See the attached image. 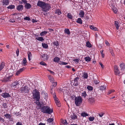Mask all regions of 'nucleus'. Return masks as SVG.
I'll return each instance as SVG.
<instances>
[{
    "label": "nucleus",
    "instance_id": "49",
    "mask_svg": "<svg viewBox=\"0 0 125 125\" xmlns=\"http://www.w3.org/2000/svg\"><path fill=\"white\" fill-rule=\"evenodd\" d=\"M42 57L45 60H47L48 59V57L47 54H44L42 56Z\"/></svg>",
    "mask_w": 125,
    "mask_h": 125
},
{
    "label": "nucleus",
    "instance_id": "30",
    "mask_svg": "<svg viewBox=\"0 0 125 125\" xmlns=\"http://www.w3.org/2000/svg\"><path fill=\"white\" fill-rule=\"evenodd\" d=\"M84 59L86 61L88 62L90 61L91 60V58L89 56L86 57L84 58Z\"/></svg>",
    "mask_w": 125,
    "mask_h": 125
},
{
    "label": "nucleus",
    "instance_id": "56",
    "mask_svg": "<svg viewBox=\"0 0 125 125\" xmlns=\"http://www.w3.org/2000/svg\"><path fill=\"white\" fill-rule=\"evenodd\" d=\"M114 12L115 13H116L118 12L117 10L115 8H114L113 9Z\"/></svg>",
    "mask_w": 125,
    "mask_h": 125
},
{
    "label": "nucleus",
    "instance_id": "40",
    "mask_svg": "<svg viewBox=\"0 0 125 125\" xmlns=\"http://www.w3.org/2000/svg\"><path fill=\"white\" fill-rule=\"evenodd\" d=\"M115 91L114 90H111L108 91L107 94L108 95L114 92Z\"/></svg>",
    "mask_w": 125,
    "mask_h": 125
},
{
    "label": "nucleus",
    "instance_id": "23",
    "mask_svg": "<svg viewBox=\"0 0 125 125\" xmlns=\"http://www.w3.org/2000/svg\"><path fill=\"white\" fill-rule=\"evenodd\" d=\"M114 24L115 26L116 27V29L117 30L118 29L119 27V24L118 22L117 21H115Z\"/></svg>",
    "mask_w": 125,
    "mask_h": 125
},
{
    "label": "nucleus",
    "instance_id": "38",
    "mask_svg": "<svg viewBox=\"0 0 125 125\" xmlns=\"http://www.w3.org/2000/svg\"><path fill=\"white\" fill-rule=\"evenodd\" d=\"M67 16L68 18L70 19H72L73 18L72 16L71 15V13H68Z\"/></svg>",
    "mask_w": 125,
    "mask_h": 125
},
{
    "label": "nucleus",
    "instance_id": "60",
    "mask_svg": "<svg viewBox=\"0 0 125 125\" xmlns=\"http://www.w3.org/2000/svg\"><path fill=\"white\" fill-rule=\"evenodd\" d=\"M5 120L4 119L2 118L1 117H0V121L2 123L3 122H4Z\"/></svg>",
    "mask_w": 125,
    "mask_h": 125
},
{
    "label": "nucleus",
    "instance_id": "15",
    "mask_svg": "<svg viewBox=\"0 0 125 125\" xmlns=\"http://www.w3.org/2000/svg\"><path fill=\"white\" fill-rule=\"evenodd\" d=\"M47 121L50 125H51V124H52L53 121V119L52 118H50L47 119Z\"/></svg>",
    "mask_w": 125,
    "mask_h": 125
},
{
    "label": "nucleus",
    "instance_id": "6",
    "mask_svg": "<svg viewBox=\"0 0 125 125\" xmlns=\"http://www.w3.org/2000/svg\"><path fill=\"white\" fill-rule=\"evenodd\" d=\"M21 92L22 93H26L29 92V88L28 86L26 85L24 87H22L20 89Z\"/></svg>",
    "mask_w": 125,
    "mask_h": 125
},
{
    "label": "nucleus",
    "instance_id": "13",
    "mask_svg": "<svg viewBox=\"0 0 125 125\" xmlns=\"http://www.w3.org/2000/svg\"><path fill=\"white\" fill-rule=\"evenodd\" d=\"M9 3V1L8 0H3L2 1V4L3 5H8Z\"/></svg>",
    "mask_w": 125,
    "mask_h": 125
},
{
    "label": "nucleus",
    "instance_id": "32",
    "mask_svg": "<svg viewBox=\"0 0 125 125\" xmlns=\"http://www.w3.org/2000/svg\"><path fill=\"white\" fill-rule=\"evenodd\" d=\"M27 61L25 58H24L22 62V64L24 66H25L26 65V63Z\"/></svg>",
    "mask_w": 125,
    "mask_h": 125
},
{
    "label": "nucleus",
    "instance_id": "58",
    "mask_svg": "<svg viewBox=\"0 0 125 125\" xmlns=\"http://www.w3.org/2000/svg\"><path fill=\"white\" fill-rule=\"evenodd\" d=\"M19 49H17V50L16 51V53L17 54V56H19Z\"/></svg>",
    "mask_w": 125,
    "mask_h": 125
},
{
    "label": "nucleus",
    "instance_id": "11",
    "mask_svg": "<svg viewBox=\"0 0 125 125\" xmlns=\"http://www.w3.org/2000/svg\"><path fill=\"white\" fill-rule=\"evenodd\" d=\"M70 117L71 119L75 120L77 118V116L75 114L73 113L71 115Z\"/></svg>",
    "mask_w": 125,
    "mask_h": 125
},
{
    "label": "nucleus",
    "instance_id": "31",
    "mask_svg": "<svg viewBox=\"0 0 125 125\" xmlns=\"http://www.w3.org/2000/svg\"><path fill=\"white\" fill-rule=\"evenodd\" d=\"M52 85L51 86V88L52 87V88H54V87L56 86L57 85V82H52Z\"/></svg>",
    "mask_w": 125,
    "mask_h": 125
},
{
    "label": "nucleus",
    "instance_id": "59",
    "mask_svg": "<svg viewBox=\"0 0 125 125\" xmlns=\"http://www.w3.org/2000/svg\"><path fill=\"white\" fill-rule=\"evenodd\" d=\"M62 123L64 125L67 124V122L65 120L62 121Z\"/></svg>",
    "mask_w": 125,
    "mask_h": 125
},
{
    "label": "nucleus",
    "instance_id": "2",
    "mask_svg": "<svg viewBox=\"0 0 125 125\" xmlns=\"http://www.w3.org/2000/svg\"><path fill=\"white\" fill-rule=\"evenodd\" d=\"M39 108L41 109V112L43 113L50 114L53 112V109L50 108V107L47 106H44L41 108Z\"/></svg>",
    "mask_w": 125,
    "mask_h": 125
},
{
    "label": "nucleus",
    "instance_id": "39",
    "mask_svg": "<svg viewBox=\"0 0 125 125\" xmlns=\"http://www.w3.org/2000/svg\"><path fill=\"white\" fill-rule=\"evenodd\" d=\"M42 46L44 48H47L48 46V45L45 43H42Z\"/></svg>",
    "mask_w": 125,
    "mask_h": 125
},
{
    "label": "nucleus",
    "instance_id": "7",
    "mask_svg": "<svg viewBox=\"0 0 125 125\" xmlns=\"http://www.w3.org/2000/svg\"><path fill=\"white\" fill-rule=\"evenodd\" d=\"M114 72L115 74L116 75H118L120 73V71L118 69V67L117 65H115L114 66Z\"/></svg>",
    "mask_w": 125,
    "mask_h": 125
},
{
    "label": "nucleus",
    "instance_id": "12",
    "mask_svg": "<svg viewBox=\"0 0 125 125\" xmlns=\"http://www.w3.org/2000/svg\"><path fill=\"white\" fill-rule=\"evenodd\" d=\"M56 104L57 106L58 107H60L61 106V104L59 102V101L57 98H56L54 99Z\"/></svg>",
    "mask_w": 125,
    "mask_h": 125
},
{
    "label": "nucleus",
    "instance_id": "64",
    "mask_svg": "<svg viewBox=\"0 0 125 125\" xmlns=\"http://www.w3.org/2000/svg\"><path fill=\"white\" fill-rule=\"evenodd\" d=\"M16 125H22V124L21 122H18L16 123Z\"/></svg>",
    "mask_w": 125,
    "mask_h": 125
},
{
    "label": "nucleus",
    "instance_id": "42",
    "mask_svg": "<svg viewBox=\"0 0 125 125\" xmlns=\"http://www.w3.org/2000/svg\"><path fill=\"white\" fill-rule=\"evenodd\" d=\"M87 88L89 91H92L93 90V87L90 86H88L87 87Z\"/></svg>",
    "mask_w": 125,
    "mask_h": 125
},
{
    "label": "nucleus",
    "instance_id": "27",
    "mask_svg": "<svg viewBox=\"0 0 125 125\" xmlns=\"http://www.w3.org/2000/svg\"><path fill=\"white\" fill-rule=\"evenodd\" d=\"M60 58L57 57H55L53 59V61L55 62H58L60 60Z\"/></svg>",
    "mask_w": 125,
    "mask_h": 125
},
{
    "label": "nucleus",
    "instance_id": "52",
    "mask_svg": "<svg viewBox=\"0 0 125 125\" xmlns=\"http://www.w3.org/2000/svg\"><path fill=\"white\" fill-rule=\"evenodd\" d=\"M40 64L42 65L46 66V64L44 62L42 61L40 62Z\"/></svg>",
    "mask_w": 125,
    "mask_h": 125
},
{
    "label": "nucleus",
    "instance_id": "8",
    "mask_svg": "<svg viewBox=\"0 0 125 125\" xmlns=\"http://www.w3.org/2000/svg\"><path fill=\"white\" fill-rule=\"evenodd\" d=\"M10 77L9 76L7 77V76L4 77L3 80H2L3 82L6 83L10 81Z\"/></svg>",
    "mask_w": 125,
    "mask_h": 125
},
{
    "label": "nucleus",
    "instance_id": "1",
    "mask_svg": "<svg viewBox=\"0 0 125 125\" xmlns=\"http://www.w3.org/2000/svg\"><path fill=\"white\" fill-rule=\"evenodd\" d=\"M37 5L41 7L43 12H47L51 8V6L49 3H46L40 0L38 1Z\"/></svg>",
    "mask_w": 125,
    "mask_h": 125
},
{
    "label": "nucleus",
    "instance_id": "45",
    "mask_svg": "<svg viewBox=\"0 0 125 125\" xmlns=\"http://www.w3.org/2000/svg\"><path fill=\"white\" fill-rule=\"evenodd\" d=\"M105 87L104 86H101L100 87V89H99L101 90V91L102 92V90H105Z\"/></svg>",
    "mask_w": 125,
    "mask_h": 125
},
{
    "label": "nucleus",
    "instance_id": "17",
    "mask_svg": "<svg viewBox=\"0 0 125 125\" xmlns=\"http://www.w3.org/2000/svg\"><path fill=\"white\" fill-rule=\"evenodd\" d=\"M84 11L83 10H81L79 14L80 17L82 18L84 17Z\"/></svg>",
    "mask_w": 125,
    "mask_h": 125
},
{
    "label": "nucleus",
    "instance_id": "26",
    "mask_svg": "<svg viewBox=\"0 0 125 125\" xmlns=\"http://www.w3.org/2000/svg\"><path fill=\"white\" fill-rule=\"evenodd\" d=\"M81 95L83 98H85L87 95L86 92L85 91H83L81 93Z\"/></svg>",
    "mask_w": 125,
    "mask_h": 125
},
{
    "label": "nucleus",
    "instance_id": "18",
    "mask_svg": "<svg viewBox=\"0 0 125 125\" xmlns=\"http://www.w3.org/2000/svg\"><path fill=\"white\" fill-rule=\"evenodd\" d=\"M88 102L91 104H93L95 102L94 98L93 97H91L88 99Z\"/></svg>",
    "mask_w": 125,
    "mask_h": 125
},
{
    "label": "nucleus",
    "instance_id": "35",
    "mask_svg": "<svg viewBox=\"0 0 125 125\" xmlns=\"http://www.w3.org/2000/svg\"><path fill=\"white\" fill-rule=\"evenodd\" d=\"M4 115L5 116V117L7 118L10 119L11 117V115L10 114H6Z\"/></svg>",
    "mask_w": 125,
    "mask_h": 125
},
{
    "label": "nucleus",
    "instance_id": "34",
    "mask_svg": "<svg viewBox=\"0 0 125 125\" xmlns=\"http://www.w3.org/2000/svg\"><path fill=\"white\" fill-rule=\"evenodd\" d=\"M83 76L84 78L87 79L88 77V73H84Z\"/></svg>",
    "mask_w": 125,
    "mask_h": 125
},
{
    "label": "nucleus",
    "instance_id": "57",
    "mask_svg": "<svg viewBox=\"0 0 125 125\" xmlns=\"http://www.w3.org/2000/svg\"><path fill=\"white\" fill-rule=\"evenodd\" d=\"M13 18V19H10V22H13L15 21V19L14 18Z\"/></svg>",
    "mask_w": 125,
    "mask_h": 125
},
{
    "label": "nucleus",
    "instance_id": "48",
    "mask_svg": "<svg viewBox=\"0 0 125 125\" xmlns=\"http://www.w3.org/2000/svg\"><path fill=\"white\" fill-rule=\"evenodd\" d=\"M53 43V45L56 46H57L59 45L58 42L57 41L54 42Z\"/></svg>",
    "mask_w": 125,
    "mask_h": 125
},
{
    "label": "nucleus",
    "instance_id": "53",
    "mask_svg": "<svg viewBox=\"0 0 125 125\" xmlns=\"http://www.w3.org/2000/svg\"><path fill=\"white\" fill-rule=\"evenodd\" d=\"M104 114V113L103 112H101L100 113H99L98 115L100 117H102L103 115Z\"/></svg>",
    "mask_w": 125,
    "mask_h": 125
},
{
    "label": "nucleus",
    "instance_id": "41",
    "mask_svg": "<svg viewBox=\"0 0 125 125\" xmlns=\"http://www.w3.org/2000/svg\"><path fill=\"white\" fill-rule=\"evenodd\" d=\"M81 61V60L79 58L73 59V61L75 62V63H78L80 61Z\"/></svg>",
    "mask_w": 125,
    "mask_h": 125
},
{
    "label": "nucleus",
    "instance_id": "5",
    "mask_svg": "<svg viewBox=\"0 0 125 125\" xmlns=\"http://www.w3.org/2000/svg\"><path fill=\"white\" fill-rule=\"evenodd\" d=\"M82 102V98L81 96L76 97L75 98V104L77 106H79Z\"/></svg>",
    "mask_w": 125,
    "mask_h": 125
},
{
    "label": "nucleus",
    "instance_id": "51",
    "mask_svg": "<svg viewBox=\"0 0 125 125\" xmlns=\"http://www.w3.org/2000/svg\"><path fill=\"white\" fill-rule=\"evenodd\" d=\"M36 104H37V105H38L39 106H40V108H41V104L39 102V101H37V100L36 101Z\"/></svg>",
    "mask_w": 125,
    "mask_h": 125
},
{
    "label": "nucleus",
    "instance_id": "62",
    "mask_svg": "<svg viewBox=\"0 0 125 125\" xmlns=\"http://www.w3.org/2000/svg\"><path fill=\"white\" fill-rule=\"evenodd\" d=\"M94 83L96 85L98 84L99 82L98 81L96 80H95L94 81Z\"/></svg>",
    "mask_w": 125,
    "mask_h": 125
},
{
    "label": "nucleus",
    "instance_id": "33",
    "mask_svg": "<svg viewBox=\"0 0 125 125\" xmlns=\"http://www.w3.org/2000/svg\"><path fill=\"white\" fill-rule=\"evenodd\" d=\"M15 7V6L14 5H9L7 7V8L8 9H14Z\"/></svg>",
    "mask_w": 125,
    "mask_h": 125
},
{
    "label": "nucleus",
    "instance_id": "14",
    "mask_svg": "<svg viewBox=\"0 0 125 125\" xmlns=\"http://www.w3.org/2000/svg\"><path fill=\"white\" fill-rule=\"evenodd\" d=\"M120 66L121 71L124 70L125 69V64L123 63L120 64Z\"/></svg>",
    "mask_w": 125,
    "mask_h": 125
},
{
    "label": "nucleus",
    "instance_id": "25",
    "mask_svg": "<svg viewBox=\"0 0 125 125\" xmlns=\"http://www.w3.org/2000/svg\"><path fill=\"white\" fill-rule=\"evenodd\" d=\"M55 13L56 14H57L58 15H60L62 14V12L59 9H56Z\"/></svg>",
    "mask_w": 125,
    "mask_h": 125
},
{
    "label": "nucleus",
    "instance_id": "44",
    "mask_svg": "<svg viewBox=\"0 0 125 125\" xmlns=\"http://www.w3.org/2000/svg\"><path fill=\"white\" fill-rule=\"evenodd\" d=\"M102 92L101 91V90L99 89L97 91H96V93L98 95L101 94V93Z\"/></svg>",
    "mask_w": 125,
    "mask_h": 125
},
{
    "label": "nucleus",
    "instance_id": "22",
    "mask_svg": "<svg viewBox=\"0 0 125 125\" xmlns=\"http://www.w3.org/2000/svg\"><path fill=\"white\" fill-rule=\"evenodd\" d=\"M28 55L29 60V61L31 60V58L32 57V55L31 52L29 51L27 53Z\"/></svg>",
    "mask_w": 125,
    "mask_h": 125
},
{
    "label": "nucleus",
    "instance_id": "29",
    "mask_svg": "<svg viewBox=\"0 0 125 125\" xmlns=\"http://www.w3.org/2000/svg\"><path fill=\"white\" fill-rule=\"evenodd\" d=\"M76 22L80 24H82V22L81 19L80 18H78L76 21Z\"/></svg>",
    "mask_w": 125,
    "mask_h": 125
},
{
    "label": "nucleus",
    "instance_id": "16",
    "mask_svg": "<svg viewBox=\"0 0 125 125\" xmlns=\"http://www.w3.org/2000/svg\"><path fill=\"white\" fill-rule=\"evenodd\" d=\"M23 6L22 5H19L18 6L17 8V9L18 11H21L23 9Z\"/></svg>",
    "mask_w": 125,
    "mask_h": 125
},
{
    "label": "nucleus",
    "instance_id": "28",
    "mask_svg": "<svg viewBox=\"0 0 125 125\" xmlns=\"http://www.w3.org/2000/svg\"><path fill=\"white\" fill-rule=\"evenodd\" d=\"M86 47L89 48H90L92 47V45L89 41L86 42Z\"/></svg>",
    "mask_w": 125,
    "mask_h": 125
},
{
    "label": "nucleus",
    "instance_id": "36",
    "mask_svg": "<svg viewBox=\"0 0 125 125\" xmlns=\"http://www.w3.org/2000/svg\"><path fill=\"white\" fill-rule=\"evenodd\" d=\"M81 115L83 117L88 116L89 115L88 114L86 113L85 112H82L81 114Z\"/></svg>",
    "mask_w": 125,
    "mask_h": 125
},
{
    "label": "nucleus",
    "instance_id": "61",
    "mask_svg": "<svg viewBox=\"0 0 125 125\" xmlns=\"http://www.w3.org/2000/svg\"><path fill=\"white\" fill-rule=\"evenodd\" d=\"M103 50H102L100 51V52L101 53V56L103 58H104V54L103 53Z\"/></svg>",
    "mask_w": 125,
    "mask_h": 125
},
{
    "label": "nucleus",
    "instance_id": "50",
    "mask_svg": "<svg viewBox=\"0 0 125 125\" xmlns=\"http://www.w3.org/2000/svg\"><path fill=\"white\" fill-rule=\"evenodd\" d=\"M47 32H42L40 33V35L41 36H42L44 34L47 33Z\"/></svg>",
    "mask_w": 125,
    "mask_h": 125
},
{
    "label": "nucleus",
    "instance_id": "4",
    "mask_svg": "<svg viewBox=\"0 0 125 125\" xmlns=\"http://www.w3.org/2000/svg\"><path fill=\"white\" fill-rule=\"evenodd\" d=\"M32 94L34 98L36 99L37 101H39L40 98V93L38 90L35 89L33 90Z\"/></svg>",
    "mask_w": 125,
    "mask_h": 125
},
{
    "label": "nucleus",
    "instance_id": "63",
    "mask_svg": "<svg viewBox=\"0 0 125 125\" xmlns=\"http://www.w3.org/2000/svg\"><path fill=\"white\" fill-rule=\"evenodd\" d=\"M21 73V72L19 70L16 73V75H18Z\"/></svg>",
    "mask_w": 125,
    "mask_h": 125
},
{
    "label": "nucleus",
    "instance_id": "3",
    "mask_svg": "<svg viewBox=\"0 0 125 125\" xmlns=\"http://www.w3.org/2000/svg\"><path fill=\"white\" fill-rule=\"evenodd\" d=\"M22 82L20 81H14L11 85V87L15 90L18 89L19 85L22 84Z\"/></svg>",
    "mask_w": 125,
    "mask_h": 125
},
{
    "label": "nucleus",
    "instance_id": "46",
    "mask_svg": "<svg viewBox=\"0 0 125 125\" xmlns=\"http://www.w3.org/2000/svg\"><path fill=\"white\" fill-rule=\"evenodd\" d=\"M59 64L61 65H66L68 64V63L62 62H60Z\"/></svg>",
    "mask_w": 125,
    "mask_h": 125
},
{
    "label": "nucleus",
    "instance_id": "47",
    "mask_svg": "<svg viewBox=\"0 0 125 125\" xmlns=\"http://www.w3.org/2000/svg\"><path fill=\"white\" fill-rule=\"evenodd\" d=\"M94 117H90L89 118V119L90 121H93L94 119Z\"/></svg>",
    "mask_w": 125,
    "mask_h": 125
},
{
    "label": "nucleus",
    "instance_id": "37",
    "mask_svg": "<svg viewBox=\"0 0 125 125\" xmlns=\"http://www.w3.org/2000/svg\"><path fill=\"white\" fill-rule=\"evenodd\" d=\"M36 39L39 41H42L44 40L43 37H36Z\"/></svg>",
    "mask_w": 125,
    "mask_h": 125
},
{
    "label": "nucleus",
    "instance_id": "20",
    "mask_svg": "<svg viewBox=\"0 0 125 125\" xmlns=\"http://www.w3.org/2000/svg\"><path fill=\"white\" fill-rule=\"evenodd\" d=\"M89 27L93 31H99L97 28L96 27H94V26L90 25Z\"/></svg>",
    "mask_w": 125,
    "mask_h": 125
},
{
    "label": "nucleus",
    "instance_id": "54",
    "mask_svg": "<svg viewBox=\"0 0 125 125\" xmlns=\"http://www.w3.org/2000/svg\"><path fill=\"white\" fill-rule=\"evenodd\" d=\"M7 104L6 103H4L3 104H2V106L3 107H4V108H6L7 107Z\"/></svg>",
    "mask_w": 125,
    "mask_h": 125
},
{
    "label": "nucleus",
    "instance_id": "43",
    "mask_svg": "<svg viewBox=\"0 0 125 125\" xmlns=\"http://www.w3.org/2000/svg\"><path fill=\"white\" fill-rule=\"evenodd\" d=\"M42 94L45 99H46L47 97V93L42 92Z\"/></svg>",
    "mask_w": 125,
    "mask_h": 125
},
{
    "label": "nucleus",
    "instance_id": "24",
    "mask_svg": "<svg viewBox=\"0 0 125 125\" xmlns=\"http://www.w3.org/2000/svg\"><path fill=\"white\" fill-rule=\"evenodd\" d=\"M5 63L3 62H2L0 65V71H1L4 67Z\"/></svg>",
    "mask_w": 125,
    "mask_h": 125
},
{
    "label": "nucleus",
    "instance_id": "55",
    "mask_svg": "<svg viewBox=\"0 0 125 125\" xmlns=\"http://www.w3.org/2000/svg\"><path fill=\"white\" fill-rule=\"evenodd\" d=\"M24 19L26 20L30 21V20L31 19L29 17H26L24 18Z\"/></svg>",
    "mask_w": 125,
    "mask_h": 125
},
{
    "label": "nucleus",
    "instance_id": "19",
    "mask_svg": "<svg viewBox=\"0 0 125 125\" xmlns=\"http://www.w3.org/2000/svg\"><path fill=\"white\" fill-rule=\"evenodd\" d=\"M25 8L28 9L31 8V6L30 4L26 3H25Z\"/></svg>",
    "mask_w": 125,
    "mask_h": 125
},
{
    "label": "nucleus",
    "instance_id": "10",
    "mask_svg": "<svg viewBox=\"0 0 125 125\" xmlns=\"http://www.w3.org/2000/svg\"><path fill=\"white\" fill-rule=\"evenodd\" d=\"M79 78L78 77H76L75 78L74 80V83L73 84L74 86H77L78 85V82Z\"/></svg>",
    "mask_w": 125,
    "mask_h": 125
},
{
    "label": "nucleus",
    "instance_id": "21",
    "mask_svg": "<svg viewBox=\"0 0 125 125\" xmlns=\"http://www.w3.org/2000/svg\"><path fill=\"white\" fill-rule=\"evenodd\" d=\"M48 76L50 81L51 82H53L54 81L53 77L50 75H48Z\"/></svg>",
    "mask_w": 125,
    "mask_h": 125
},
{
    "label": "nucleus",
    "instance_id": "9",
    "mask_svg": "<svg viewBox=\"0 0 125 125\" xmlns=\"http://www.w3.org/2000/svg\"><path fill=\"white\" fill-rule=\"evenodd\" d=\"M1 96L4 98L9 97H10V95L8 93H2L1 94Z\"/></svg>",
    "mask_w": 125,
    "mask_h": 125
}]
</instances>
